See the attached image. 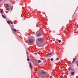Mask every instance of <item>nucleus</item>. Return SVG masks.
<instances>
[{
  "mask_svg": "<svg viewBox=\"0 0 78 78\" xmlns=\"http://www.w3.org/2000/svg\"><path fill=\"white\" fill-rule=\"evenodd\" d=\"M40 73H39L38 76H40V77H42L43 75L42 74H45V73L43 70H40Z\"/></svg>",
  "mask_w": 78,
  "mask_h": 78,
  "instance_id": "f257e3e1",
  "label": "nucleus"
},
{
  "mask_svg": "<svg viewBox=\"0 0 78 78\" xmlns=\"http://www.w3.org/2000/svg\"><path fill=\"white\" fill-rule=\"evenodd\" d=\"M38 41L41 42H43V39L42 38H39L38 39Z\"/></svg>",
  "mask_w": 78,
  "mask_h": 78,
  "instance_id": "f03ea898",
  "label": "nucleus"
},
{
  "mask_svg": "<svg viewBox=\"0 0 78 78\" xmlns=\"http://www.w3.org/2000/svg\"><path fill=\"white\" fill-rule=\"evenodd\" d=\"M76 61V58H73V61L72 62V63H73H73H75V62Z\"/></svg>",
  "mask_w": 78,
  "mask_h": 78,
  "instance_id": "7ed1b4c3",
  "label": "nucleus"
},
{
  "mask_svg": "<svg viewBox=\"0 0 78 78\" xmlns=\"http://www.w3.org/2000/svg\"><path fill=\"white\" fill-rule=\"evenodd\" d=\"M33 39H30L29 40V42L30 44H31V43H32L33 42Z\"/></svg>",
  "mask_w": 78,
  "mask_h": 78,
  "instance_id": "20e7f679",
  "label": "nucleus"
},
{
  "mask_svg": "<svg viewBox=\"0 0 78 78\" xmlns=\"http://www.w3.org/2000/svg\"><path fill=\"white\" fill-rule=\"evenodd\" d=\"M51 53H50L49 54H47L46 55V57H48V56H50V55H52Z\"/></svg>",
  "mask_w": 78,
  "mask_h": 78,
  "instance_id": "39448f33",
  "label": "nucleus"
},
{
  "mask_svg": "<svg viewBox=\"0 0 78 78\" xmlns=\"http://www.w3.org/2000/svg\"><path fill=\"white\" fill-rule=\"evenodd\" d=\"M75 75V73L73 72H72L71 73V75L72 76H73Z\"/></svg>",
  "mask_w": 78,
  "mask_h": 78,
  "instance_id": "423d86ee",
  "label": "nucleus"
},
{
  "mask_svg": "<svg viewBox=\"0 0 78 78\" xmlns=\"http://www.w3.org/2000/svg\"><path fill=\"white\" fill-rule=\"evenodd\" d=\"M41 36V33H39L37 34V36H38V37Z\"/></svg>",
  "mask_w": 78,
  "mask_h": 78,
  "instance_id": "0eeeda50",
  "label": "nucleus"
},
{
  "mask_svg": "<svg viewBox=\"0 0 78 78\" xmlns=\"http://www.w3.org/2000/svg\"><path fill=\"white\" fill-rule=\"evenodd\" d=\"M75 63L76 64H77V65H78V61H76L75 62Z\"/></svg>",
  "mask_w": 78,
  "mask_h": 78,
  "instance_id": "6e6552de",
  "label": "nucleus"
},
{
  "mask_svg": "<svg viewBox=\"0 0 78 78\" xmlns=\"http://www.w3.org/2000/svg\"><path fill=\"white\" fill-rule=\"evenodd\" d=\"M6 6L7 7V8H8V7H9L10 6H9V5H8V4H6Z\"/></svg>",
  "mask_w": 78,
  "mask_h": 78,
  "instance_id": "1a4fd4ad",
  "label": "nucleus"
},
{
  "mask_svg": "<svg viewBox=\"0 0 78 78\" xmlns=\"http://www.w3.org/2000/svg\"><path fill=\"white\" fill-rule=\"evenodd\" d=\"M30 66L31 69H32L33 67H32V66H31V62H30Z\"/></svg>",
  "mask_w": 78,
  "mask_h": 78,
  "instance_id": "9d476101",
  "label": "nucleus"
},
{
  "mask_svg": "<svg viewBox=\"0 0 78 78\" xmlns=\"http://www.w3.org/2000/svg\"><path fill=\"white\" fill-rule=\"evenodd\" d=\"M6 9L7 11H9L10 9L9 7H7Z\"/></svg>",
  "mask_w": 78,
  "mask_h": 78,
  "instance_id": "9b49d317",
  "label": "nucleus"
},
{
  "mask_svg": "<svg viewBox=\"0 0 78 78\" xmlns=\"http://www.w3.org/2000/svg\"><path fill=\"white\" fill-rule=\"evenodd\" d=\"M72 68H68V70H72Z\"/></svg>",
  "mask_w": 78,
  "mask_h": 78,
  "instance_id": "f8f14e48",
  "label": "nucleus"
},
{
  "mask_svg": "<svg viewBox=\"0 0 78 78\" xmlns=\"http://www.w3.org/2000/svg\"><path fill=\"white\" fill-rule=\"evenodd\" d=\"M10 23L11 24H12L13 23L11 21H10Z\"/></svg>",
  "mask_w": 78,
  "mask_h": 78,
  "instance_id": "ddd939ff",
  "label": "nucleus"
},
{
  "mask_svg": "<svg viewBox=\"0 0 78 78\" xmlns=\"http://www.w3.org/2000/svg\"><path fill=\"white\" fill-rule=\"evenodd\" d=\"M38 62L39 63H41V60H39L38 61Z\"/></svg>",
  "mask_w": 78,
  "mask_h": 78,
  "instance_id": "4468645a",
  "label": "nucleus"
},
{
  "mask_svg": "<svg viewBox=\"0 0 78 78\" xmlns=\"http://www.w3.org/2000/svg\"><path fill=\"white\" fill-rule=\"evenodd\" d=\"M7 23H8L9 24H10V21H8Z\"/></svg>",
  "mask_w": 78,
  "mask_h": 78,
  "instance_id": "2eb2a0df",
  "label": "nucleus"
},
{
  "mask_svg": "<svg viewBox=\"0 0 78 78\" xmlns=\"http://www.w3.org/2000/svg\"><path fill=\"white\" fill-rule=\"evenodd\" d=\"M2 17H3V18H5V16L3 15H2Z\"/></svg>",
  "mask_w": 78,
  "mask_h": 78,
  "instance_id": "dca6fc26",
  "label": "nucleus"
},
{
  "mask_svg": "<svg viewBox=\"0 0 78 78\" xmlns=\"http://www.w3.org/2000/svg\"><path fill=\"white\" fill-rule=\"evenodd\" d=\"M51 61H53V58H51Z\"/></svg>",
  "mask_w": 78,
  "mask_h": 78,
  "instance_id": "f3484780",
  "label": "nucleus"
},
{
  "mask_svg": "<svg viewBox=\"0 0 78 78\" xmlns=\"http://www.w3.org/2000/svg\"><path fill=\"white\" fill-rule=\"evenodd\" d=\"M13 31H16V29H13Z\"/></svg>",
  "mask_w": 78,
  "mask_h": 78,
  "instance_id": "a211bd4d",
  "label": "nucleus"
},
{
  "mask_svg": "<svg viewBox=\"0 0 78 78\" xmlns=\"http://www.w3.org/2000/svg\"><path fill=\"white\" fill-rule=\"evenodd\" d=\"M58 42H59V43L61 42V40H58Z\"/></svg>",
  "mask_w": 78,
  "mask_h": 78,
  "instance_id": "6ab92c4d",
  "label": "nucleus"
},
{
  "mask_svg": "<svg viewBox=\"0 0 78 78\" xmlns=\"http://www.w3.org/2000/svg\"><path fill=\"white\" fill-rule=\"evenodd\" d=\"M27 60L28 61H30V59L28 58H27Z\"/></svg>",
  "mask_w": 78,
  "mask_h": 78,
  "instance_id": "aec40b11",
  "label": "nucleus"
},
{
  "mask_svg": "<svg viewBox=\"0 0 78 78\" xmlns=\"http://www.w3.org/2000/svg\"><path fill=\"white\" fill-rule=\"evenodd\" d=\"M1 13H3L4 12L2 10H1Z\"/></svg>",
  "mask_w": 78,
  "mask_h": 78,
  "instance_id": "412c9836",
  "label": "nucleus"
},
{
  "mask_svg": "<svg viewBox=\"0 0 78 78\" xmlns=\"http://www.w3.org/2000/svg\"><path fill=\"white\" fill-rule=\"evenodd\" d=\"M58 60H59V58H57L56 60L57 61H58Z\"/></svg>",
  "mask_w": 78,
  "mask_h": 78,
  "instance_id": "4be33fe9",
  "label": "nucleus"
},
{
  "mask_svg": "<svg viewBox=\"0 0 78 78\" xmlns=\"http://www.w3.org/2000/svg\"><path fill=\"white\" fill-rule=\"evenodd\" d=\"M13 8V6H12L11 10H12V9Z\"/></svg>",
  "mask_w": 78,
  "mask_h": 78,
  "instance_id": "5701e85b",
  "label": "nucleus"
},
{
  "mask_svg": "<svg viewBox=\"0 0 78 78\" xmlns=\"http://www.w3.org/2000/svg\"><path fill=\"white\" fill-rule=\"evenodd\" d=\"M50 78H52V76H50Z\"/></svg>",
  "mask_w": 78,
  "mask_h": 78,
  "instance_id": "b1692460",
  "label": "nucleus"
},
{
  "mask_svg": "<svg viewBox=\"0 0 78 78\" xmlns=\"http://www.w3.org/2000/svg\"><path fill=\"white\" fill-rule=\"evenodd\" d=\"M1 1H2V0H0V2H1Z\"/></svg>",
  "mask_w": 78,
  "mask_h": 78,
  "instance_id": "393cba45",
  "label": "nucleus"
},
{
  "mask_svg": "<svg viewBox=\"0 0 78 78\" xmlns=\"http://www.w3.org/2000/svg\"><path fill=\"white\" fill-rule=\"evenodd\" d=\"M1 10V9L0 8V11Z\"/></svg>",
  "mask_w": 78,
  "mask_h": 78,
  "instance_id": "a878e982",
  "label": "nucleus"
},
{
  "mask_svg": "<svg viewBox=\"0 0 78 78\" xmlns=\"http://www.w3.org/2000/svg\"><path fill=\"white\" fill-rule=\"evenodd\" d=\"M35 61H36H36H37V60H35Z\"/></svg>",
  "mask_w": 78,
  "mask_h": 78,
  "instance_id": "bb28decb",
  "label": "nucleus"
},
{
  "mask_svg": "<svg viewBox=\"0 0 78 78\" xmlns=\"http://www.w3.org/2000/svg\"><path fill=\"white\" fill-rule=\"evenodd\" d=\"M4 0L5 1V0Z\"/></svg>",
  "mask_w": 78,
  "mask_h": 78,
  "instance_id": "cd10ccee",
  "label": "nucleus"
}]
</instances>
